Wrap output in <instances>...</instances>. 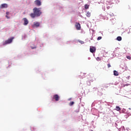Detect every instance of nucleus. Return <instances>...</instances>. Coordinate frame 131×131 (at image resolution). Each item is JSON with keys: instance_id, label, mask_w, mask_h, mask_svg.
<instances>
[{"instance_id": "1", "label": "nucleus", "mask_w": 131, "mask_h": 131, "mask_svg": "<svg viewBox=\"0 0 131 131\" xmlns=\"http://www.w3.org/2000/svg\"><path fill=\"white\" fill-rule=\"evenodd\" d=\"M33 13L30 14L31 18H35V17H39L42 14L41 10L40 8H37L35 7L33 9Z\"/></svg>"}, {"instance_id": "2", "label": "nucleus", "mask_w": 131, "mask_h": 131, "mask_svg": "<svg viewBox=\"0 0 131 131\" xmlns=\"http://www.w3.org/2000/svg\"><path fill=\"white\" fill-rule=\"evenodd\" d=\"M13 39H14V37H12L11 38H9L8 40L5 41L4 45H8V43H11V42L13 41Z\"/></svg>"}, {"instance_id": "3", "label": "nucleus", "mask_w": 131, "mask_h": 131, "mask_svg": "<svg viewBox=\"0 0 131 131\" xmlns=\"http://www.w3.org/2000/svg\"><path fill=\"white\" fill-rule=\"evenodd\" d=\"M34 4L36 6L40 7V6H41V1L39 0H36L34 1Z\"/></svg>"}, {"instance_id": "4", "label": "nucleus", "mask_w": 131, "mask_h": 131, "mask_svg": "<svg viewBox=\"0 0 131 131\" xmlns=\"http://www.w3.org/2000/svg\"><path fill=\"white\" fill-rule=\"evenodd\" d=\"M53 99L54 100H55V101H56V102H58V101H59V100L60 99V97L59 96V95L58 94H55V95H53Z\"/></svg>"}, {"instance_id": "5", "label": "nucleus", "mask_w": 131, "mask_h": 131, "mask_svg": "<svg viewBox=\"0 0 131 131\" xmlns=\"http://www.w3.org/2000/svg\"><path fill=\"white\" fill-rule=\"evenodd\" d=\"M1 9H7L8 8V4H2L0 6Z\"/></svg>"}, {"instance_id": "6", "label": "nucleus", "mask_w": 131, "mask_h": 131, "mask_svg": "<svg viewBox=\"0 0 131 131\" xmlns=\"http://www.w3.org/2000/svg\"><path fill=\"white\" fill-rule=\"evenodd\" d=\"M75 27H76L77 30H80L81 27H80V24H79V23H76Z\"/></svg>"}, {"instance_id": "7", "label": "nucleus", "mask_w": 131, "mask_h": 131, "mask_svg": "<svg viewBox=\"0 0 131 131\" xmlns=\"http://www.w3.org/2000/svg\"><path fill=\"white\" fill-rule=\"evenodd\" d=\"M23 20H24V25L25 26L27 25L28 23H29V22L28 21V19H27V18H24Z\"/></svg>"}, {"instance_id": "8", "label": "nucleus", "mask_w": 131, "mask_h": 131, "mask_svg": "<svg viewBox=\"0 0 131 131\" xmlns=\"http://www.w3.org/2000/svg\"><path fill=\"white\" fill-rule=\"evenodd\" d=\"M90 52L91 53H95L96 52V48L94 47H90Z\"/></svg>"}, {"instance_id": "9", "label": "nucleus", "mask_w": 131, "mask_h": 131, "mask_svg": "<svg viewBox=\"0 0 131 131\" xmlns=\"http://www.w3.org/2000/svg\"><path fill=\"white\" fill-rule=\"evenodd\" d=\"M114 75H115V76H118V75H119L118 72H117L116 71H114Z\"/></svg>"}, {"instance_id": "10", "label": "nucleus", "mask_w": 131, "mask_h": 131, "mask_svg": "<svg viewBox=\"0 0 131 131\" xmlns=\"http://www.w3.org/2000/svg\"><path fill=\"white\" fill-rule=\"evenodd\" d=\"M34 26L36 27H39V23H35L34 24Z\"/></svg>"}, {"instance_id": "11", "label": "nucleus", "mask_w": 131, "mask_h": 131, "mask_svg": "<svg viewBox=\"0 0 131 131\" xmlns=\"http://www.w3.org/2000/svg\"><path fill=\"white\" fill-rule=\"evenodd\" d=\"M86 17H91V13L90 12L88 11L86 13Z\"/></svg>"}, {"instance_id": "12", "label": "nucleus", "mask_w": 131, "mask_h": 131, "mask_svg": "<svg viewBox=\"0 0 131 131\" xmlns=\"http://www.w3.org/2000/svg\"><path fill=\"white\" fill-rule=\"evenodd\" d=\"M122 39V38H121V37L120 36H118L117 37V40H118V41H121Z\"/></svg>"}, {"instance_id": "13", "label": "nucleus", "mask_w": 131, "mask_h": 131, "mask_svg": "<svg viewBox=\"0 0 131 131\" xmlns=\"http://www.w3.org/2000/svg\"><path fill=\"white\" fill-rule=\"evenodd\" d=\"M89 7H90V5L86 4L84 6V9H85L86 10V9H89Z\"/></svg>"}, {"instance_id": "14", "label": "nucleus", "mask_w": 131, "mask_h": 131, "mask_svg": "<svg viewBox=\"0 0 131 131\" xmlns=\"http://www.w3.org/2000/svg\"><path fill=\"white\" fill-rule=\"evenodd\" d=\"M70 106H72L73 105H74V102L71 101L69 104Z\"/></svg>"}, {"instance_id": "15", "label": "nucleus", "mask_w": 131, "mask_h": 131, "mask_svg": "<svg viewBox=\"0 0 131 131\" xmlns=\"http://www.w3.org/2000/svg\"><path fill=\"white\" fill-rule=\"evenodd\" d=\"M116 110L117 111H120V107H119V106H116Z\"/></svg>"}, {"instance_id": "16", "label": "nucleus", "mask_w": 131, "mask_h": 131, "mask_svg": "<svg viewBox=\"0 0 131 131\" xmlns=\"http://www.w3.org/2000/svg\"><path fill=\"white\" fill-rule=\"evenodd\" d=\"M96 60H97V61H101V58L99 57H97L96 58Z\"/></svg>"}, {"instance_id": "17", "label": "nucleus", "mask_w": 131, "mask_h": 131, "mask_svg": "<svg viewBox=\"0 0 131 131\" xmlns=\"http://www.w3.org/2000/svg\"><path fill=\"white\" fill-rule=\"evenodd\" d=\"M100 39H102V37L101 36H99L97 38V40H100Z\"/></svg>"}, {"instance_id": "18", "label": "nucleus", "mask_w": 131, "mask_h": 131, "mask_svg": "<svg viewBox=\"0 0 131 131\" xmlns=\"http://www.w3.org/2000/svg\"><path fill=\"white\" fill-rule=\"evenodd\" d=\"M87 84H88V85H91V82H90V81H87Z\"/></svg>"}, {"instance_id": "19", "label": "nucleus", "mask_w": 131, "mask_h": 131, "mask_svg": "<svg viewBox=\"0 0 131 131\" xmlns=\"http://www.w3.org/2000/svg\"><path fill=\"white\" fill-rule=\"evenodd\" d=\"M107 67H108V68H110V67H111V64H110V63H108Z\"/></svg>"}, {"instance_id": "20", "label": "nucleus", "mask_w": 131, "mask_h": 131, "mask_svg": "<svg viewBox=\"0 0 131 131\" xmlns=\"http://www.w3.org/2000/svg\"><path fill=\"white\" fill-rule=\"evenodd\" d=\"M127 59H128L129 60H130L131 58H130V56H127L126 57Z\"/></svg>"}, {"instance_id": "21", "label": "nucleus", "mask_w": 131, "mask_h": 131, "mask_svg": "<svg viewBox=\"0 0 131 131\" xmlns=\"http://www.w3.org/2000/svg\"><path fill=\"white\" fill-rule=\"evenodd\" d=\"M78 41L80 42V43H82V41L78 40Z\"/></svg>"}, {"instance_id": "22", "label": "nucleus", "mask_w": 131, "mask_h": 131, "mask_svg": "<svg viewBox=\"0 0 131 131\" xmlns=\"http://www.w3.org/2000/svg\"><path fill=\"white\" fill-rule=\"evenodd\" d=\"M9 12H6V15H9Z\"/></svg>"}, {"instance_id": "23", "label": "nucleus", "mask_w": 131, "mask_h": 131, "mask_svg": "<svg viewBox=\"0 0 131 131\" xmlns=\"http://www.w3.org/2000/svg\"><path fill=\"white\" fill-rule=\"evenodd\" d=\"M6 17L7 18V19H9V16H8V15H6Z\"/></svg>"}, {"instance_id": "24", "label": "nucleus", "mask_w": 131, "mask_h": 131, "mask_svg": "<svg viewBox=\"0 0 131 131\" xmlns=\"http://www.w3.org/2000/svg\"><path fill=\"white\" fill-rule=\"evenodd\" d=\"M126 85H129V84H126Z\"/></svg>"}, {"instance_id": "25", "label": "nucleus", "mask_w": 131, "mask_h": 131, "mask_svg": "<svg viewBox=\"0 0 131 131\" xmlns=\"http://www.w3.org/2000/svg\"><path fill=\"white\" fill-rule=\"evenodd\" d=\"M80 100H81V98H80Z\"/></svg>"}, {"instance_id": "26", "label": "nucleus", "mask_w": 131, "mask_h": 131, "mask_svg": "<svg viewBox=\"0 0 131 131\" xmlns=\"http://www.w3.org/2000/svg\"><path fill=\"white\" fill-rule=\"evenodd\" d=\"M90 131H93V130H91Z\"/></svg>"}, {"instance_id": "27", "label": "nucleus", "mask_w": 131, "mask_h": 131, "mask_svg": "<svg viewBox=\"0 0 131 131\" xmlns=\"http://www.w3.org/2000/svg\"><path fill=\"white\" fill-rule=\"evenodd\" d=\"M129 109L130 110V108H129Z\"/></svg>"}]
</instances>
